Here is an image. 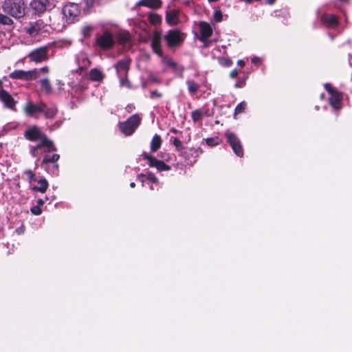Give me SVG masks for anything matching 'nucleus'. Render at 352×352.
Instances as JSON below:
<instances>
[{
    "label": "nucleus",
    "mask_w": 352,
    "mask_h": 352,
    "mask_svg": "<svg viewBox=\"0 0 352 352\" xmlns=\"http://www.w3.org/2000/svg\"><path fill=\"white\" fill-rule=\"evenodd\" d=\"M130 186H131V188H134V187L135 186V184L134 182H131V183L130 184Z\"/></svg>",
    "instance_id": "6e6d98bb"
},
{
    "label": "nucleus",
    "mask_w": 352,
    "mask_h": 352,
    "mask_svg": "<svg viewBox=\"0 0 352 352\" xmlns=\"http://www.w3.org/2000/svg\"><path fill=\"white\" fill-rule=\"evenodd\" d=\"M79 69H83V67L80 66V67H79Z\"/></svg>",
    "instance_id": "052dcab7"
},
{
    "label": "nucleus",
    "mask_w": 352,
    "mask_h": 352,
    "mask_svg": "<svg viewBox=\"0 0 352 352\" xmlns=\"http://www.w3.org/2000/svg\"><path fill=\"white\" fill-rule=\"evenodd\" d=\"M40 84L42 89L45 91L46 94H50L52 92V85L47 78L40 80Z\"/></svg>",
    "instance_id": "c85d7f7f"
},
{
    "label": "nucleus",
    "mask_w": 352,
    "mask_h": 352,
    "mask_svg": "<svg viewBox=\"0 0 352 352\" xmlns=\"http://www.w3.org/2000/svg\"><path fill=\"white\" fill-rule=\"evenodd\" d=\"M24 137L30 141H39L38 143H48V145H51V142H52V141L49 140L47 135L41 131L40 128L36 125L26 130L24 133Z\"/></svg>",
    "instance_id": "f03ea898"
},
{
    "label": "nucleus",
    "mask_w": 352,
    "mask_h": 352,
    "mask_svg": "<svg viewBox=\"0 0 352 352\" xmlns=\"http://www.w3.org/2000/svg\"><path fill=\"white\" fill-rule=\"evenodd\" d=\"M89 76V78L92 81L96 82H100L104 78V75L100 70L96 68L90 70Z\"/></svg>",
    "instance_id": "393cba45"
},
{
    "label": "nucleus",
    "mask_w": 352,
    "mask_h": 352,
    "mask_svg": "<svg viewBox=\"0 0 352 352\" xmlns=\"http://www.w3.org/2000/svg\"><path fill=\"white\" fill-rule=\"evenodd\" d=\"M1 136V133H0V137Z\"/></svg>",
    "instance_id": "0e129e2a"
},
{
    "label": "nucleus",
    "mask_w": 352,
    "mask_h": 352,
    "mask_svg": "<svg viewBox=\"0 0 352 352\" xmlns=\"http://www.w3.org/2000/svg\"><path fill=\"white\" fill-rule=\"evenodd\" d=\"M86 4L88 6H92L95 3L98 2L99 0H85Z\"/></svg>",
    "instance_id": "a18cd8bd"
},
{
    "label": "nucleus",
    "mask_w": 352,
    "mask_h": 352,
    "mask_svg": "<svg viewBox=\"0 0 352 352\" xmlns=\"http://www.w3.org/2000/svg\"><path fill=\"white\" fill-rule=\"evenodd\" d=\"M120 78V82L121 86H126L127 87H131L130 82L126 76H118Z\"/></svg>",
    "instance_id": "473e14b6"
},
{
    "label": "nucleus",
    "mask_w": 352,
    "mask_h": 352,
    "mask_svg": "<svg viewBox=\"0 0 352 352\" xmlns=\"http://www.w3.org/2000/svg\"><path fill=\"white\" fill-rule=\"evenodd\" d=\"M214 19L216 22L219 23L222 21L223 14L222 12L220 10H216L214 12Z\"/></svg>",
    "instance_id": "e433bc0d"
},
{
    "label": "nucleus",
    "mask_w": 352,
    "mask_h": 352,
    "mask_svg": "<svg viewBox=\"0 0 352 352\" xmlns=\"http://www.w3.org/2000/svg\"><path fill=\"white\" fill-rule=\"evenodd\" d=\"M63 14L69 23L74 22L80 14V7L77 3H69L63 8Z\"/></svg>",
    "instance_id": "0eeeda50"
},
{
    "label": "nucleus",
    "mask_w": 352,
    "mask_h": 352,
    "mask_svg": "<svg viewBox=\"0 0 352 352\" xmlns=\"http://www.w3.org/2000/svg\"><path fill=\"white\" fill-rule=\"evenodd\" d=\"M195 35L196 38H198V34L197 32H195Z\"/></svg>",
    "instance_id": "13d9d810"
},
{
    "label": "nucleus",
    "mask_w": 352,
    "mask_h": 352,
    "mask_svg": "<svg viewBox=\"0 0 352 352\" xmlns=\"http://www.w3.org/2000/svg\"><path fill=\"white\" fill-rule=\"evenodd\" d=\"M188 85V90L191 94H195L197 89V85L195 82L192 81L187 82Z\"/></svg>",
    "instance_id": "72a5a7b5"
},
{
    "label": "nucleus",
    "mask_w": 352,
    "mask_h": 352,
    "mask_svg": "<svg viewBox=\"0 0 352 352\" xmlns=\"http://www.w3.org/2000/svg\"><path fill=\"white\" fill-rule=\"evenodd\" d=\"M31 212L35 215H38L41 213V209L38 206H34L31 208Z\"/></svg>",
    "instance_id": "ea45409f"
},
{
    "label": "nucleus",
    "mask_w": 352,
    "mask_h": 352,
    "mask_svg": "<svg viewBox=\"0 0 352 352\" xmlns=\"http://www.w3.org/2000/svg\"><path fill=\"white\" fill-rule=\"evenodd\" d=\"M146 178L153 183H157L158 182V179L155 177L154 173L151 172H147L146 173Z\"/></svg>",
    "instance_id": "f704fd0d"
},
{
    "label": "nucleus",
    "mask_w": 352,
    "mask_h": 352,
    "mask_svg": "<svg viewBox=\"0 0 352 352\" xmlns=\"http://www.w3.org/2000/svg\"><path fill=\"white\" fill-rule=\"evenodd\" d=\"M0 100L5 104L6 107L14 110L15 109L16 101L12 96L6 90H0Z\"/></svg>",
    "instance_id": "a211bd4d"
},
{
    "label": "nucleus",
    "mask_w": 352,
    "mask_h": 352,
    "mask_svg": "<svg viewBox=\"0 0 352 352\" xmlns=\"http://www.w3.org/2000/svg\"><path fill=\"white\" fill-rule=\"evenodd\" d=\"M168 47L172 48L181 45L184 40V34L178 29L168 30L164 36Z\"/></svg>",
    "instance_id": "7ed1b4c3"
},
{
    "label": "nucleus",
    "mask_w": 352,
    "mask_h": 352,
    "mask_svg": "<svg viewBox=\"0 0 352 352\" xmlns=\"http://www.w3.org/2000/svg\"><path fill=\"white\" fill-rule=\"evenodd\" d=\"M24 173L28 175L30 182H32V181H37L34 173L31 170H26Z\"/></svg>",
    "instance_id": "4c0bfd02"
},
{
    "label": "nucleus",
    "mask_w": 352,
    "mask_h": 352,
    "mask_svg": "<svg viewBox=\"0 0 352 352\" xmlns=\"http://www.w3.org/2000/svg\"><path fill=\"white\" fill-rule=\"evenodd\" d=\"M276 0H266L267 3L272 5L275 2Z\"/></svg>",
    "instance_id": "5fc2aeb1"
},
{
    "label": "nucleus",
    "mask_w": 352,
    "mask_h": 352,
    "mask_svg": "<svg viewBox=\"0 0 352 352\" xmlns=\"http://www.w3.org/2000/svg\"><path fill=\"white\" fill-rule=\"evenodd\" d=\"M161 34L158 32H155L151 40V47L153 52L158 56H162V50L161 49Z\"/></svg>",
    "instance_id": "6ab92c4d"
},
{
    "label": "nucleus",
    "mask_w": 352,
    "mask_h": 352,
    "mask_svg": "<svg viewBox=\"0 0 352 352\" xmlns=\"http://www.w3.org/2000/svg\"><path fill=\"white\" fill-rule=\"evenodd\" d=\"M12 16L0 13V25H8V26H13L14 22L11 19Z\"/></svg>",
    "instance_id": "cd10ccee"
},
{
    "label": "nucleus",
    "mask_w": 352,
    "mask_h": 352,
    "mask_svg": "<svg viewBox=\"0 0 352 352\" xmlns=\"http://www.w3.org/2000/svg\"><path fill=\"white\" fill-rule=\"evenodd\" d=\"M60 158V155L58 154H54L52 156L45 155L42 161V165H47L49 163H53V168L55 171L58 170V165L56 163Z\"/></svg>",
    "instance_id": "b1692460"
},
{
    "label": "nucleus",
    "mask_w": 352,
    "mask_h": 352,
    "mask_svg": "<svg viewBox=\"0 0 352 352\" xmlns=\"http://www.w3.org/2000/svg\"><path fill=\"white\" fill-rule=\"evenodd\" d=\"M45 148V151L47 153H51L56 151L55 146L53 142H51V145H48V143H38L36 146H31L30 152L32 157H37L40 155V149L41 148Z\"/></svg>",
    "instance_id": "ddd939ff"
},
{
    "label": "nucleus",
    "mask_w": 352,
    "mask_h": 352,
    "mask_svg": "<svg viewBox=\"0 0 352 352\" xmlns=\"http://www.w3.org/2000/svg\"><path fill=\"white\" fill-rule=\"evenodd\" d=\"M3 12L15 19H23L28 12V5L24 0H4L1 4Z\"/></svg>",
    "instance_id": "f257e3e1"
},
{
    "label": "nucleus",
    "mask_w": 352,
    "mask_h": 352,
    "mask_svg": "<svg viewBox=\"0 0 352 352\" xmlns=\"http://www.w3.org/2000/svg\"><path fill=\"white\" fill-rule=\"evenodd\" d=\"M40 71L43 72H49V68L47 67H43L40 69Z\"/></svg>",
    "instance_id": "3c124183"
},
{
    "label": "nucleus",
    "mask_w": 352,
    "mask_h": 352,
    "mask_svg": "<svg viewBox=\"0 0 352 352\" xmlns=\"http://www.w3.org/2000/svg\"><path fill=\"white\" fill-rule=\"evenodd\" d=\"M41 25L39 23V21L36 22H30L28 25V26H26L25 28V30L27 33L32 36H36L38 34L39 31L41 30Z\"/></svg>",
    "instance_id": "5701e85b"
},
{
    "label": "nucleus",
    "mask_w": 352,
    "mask_h": 352,
    "mask_svg": "<svg viewBox=\"0 0 352 352\" xmlns=\"http://www.w3.org/2000/svg\"><path fill=\"white\" fill-rule=\"evenodd\" d=\"M131 63V59L129 58H124L119 60L115 67L117 72V74L118 76H126L129 69V65Z\"/></svg>",
    "instance_id": "4468645a"
},
{
    "label": "nucleus",
    "mask_w": 352,
    "mask_h": 352,
    "mask_svg": "<svg viewBox=\"0 0 352 352\" xmlns=\"http://www.w3.org/2000/svg\"><path fill=\"white\" fill-rule=\"evenodd\" d=\"M39 76V72L36 69L31 71L15 70L10 74L12 79H20L25 80H32L36 79Z\"/></svg>",
    "instance_id": "1a4fd4ad"
},
{
    "label": "nucleus",
    "mask_w": 352,
    "mask_h": 352,
    "mask_svg": "<svg viewBox=\"0 0 352 352\" xmlns=\"http://www.w3.org/2000/svg\"><path fill=\"white\" fill-rule=\"evenodd\" d=\"M37 204H38V206H42L44 204V201L41 199H39L38 201H37Z\"/></svg>",
    "instance_id": "603ef678"
},
{
    "label": "nucleus",
    "mask_w": 352,
    "mask_h": 352,
    "mask_svg": "<svg viewBox=\"0 0 352 352\" xmlns=\"http://www.w3.org/2000/svg\"><path fill=\"white\" fill-rule=\"evenodd\" d=\"M192 118L195 122L198 120V110H195L192 112Z\"/></svg>",
    "instance_id": "37998d69"
},
{
    "label": "nucleus",
    "mask_w": 352,
    "mask_h": 352,
    "mask_svg": "<svg viewBox=\"0 0 352 352\" xmlns=\"http://www.w3.org/2000/svg\"><path fill=\"white\" fill-rule=\"evenodd\" d=\"M84 61L87 62V64L89 65V60L87 59V58H85V60H83Z\"/></svg>",
    "instance_id": "4d7b16f0"
},
{
    "label": "nucleus",
    "mask_w": 352,
    "mask_h": 352,
    "mask_svg": "<svg viewBox=\"0 0 352 352\" xmlns=\"http://www.w3.org/2000/svg\"><path fill=\"white\" fill-rule=\"evenodd\" d=\"M212 28L211 25L206 22H199V41L204 43V47H207L211 41L208 38L212 35Z\"/></svg>",
    "instance_id": "6e6552de"
},
{
    "label": "nucleus",
    "mask_w": 352,
    "mask_h": 352,
    "mask_svg": "<svg viewBox=\"0 0 352 352\" xmlns=\"http://www.w3.org/2000/svg\"><path fill=\"white\" fill-rule=\"evenodd\" d=\"M179 12L178 10H171L166 14V21L170 25H175L179 23Z\"/></svg>",
    "instance_id": "4be33fe9"
},
{
    "label": "nucleus",
    "mask_w": 352,
    "mask_h": 352,
    "mask_svg": "<svg viewBox=\"0 0 352 352\" xmlns=\"http://www.w3.org/2000/svg\"><path fill=\"white\" fill-rule=\"evenodd\" d=\"M58 109L56 105L52 104L47 106L45 103H43L42 111L46 119H53L56 116Z\"/></svg>",
    "instance_id": "412c9836"
},
{
    "label": "nucleus",
    "mask_w": 352,
    "mask_h": 352,
    "mask_svg": "<svg viewBox=\"0 0 352 352\" xmlns=\"http://www.w3.org/2000/svg\"><path fill=\"white\" fill-rule=\"evenodd\" d=\"M130 39H131V36H130L129 33H128V32L121 33L119 35V41L121 43H126L129 42L130 41Z\"/></svg>",
    "instance_id": "7c9ffc66"
},
{
    "label": "nucleus",
    "mask_w": 352,
    "mask_h": 352,
    "mask_svg": "<svg viewBox=\"0 0 352 352\" xmlns=\"http://www.w3.org/2000/svg\"><path fill=\"white\" fill-rule=\"evenodd\" d=\"M201 113H202V112H201V111H199V115L200 116Z\"/></svg>",
    "instance_id": "e2e57ef3"
},
{
    "label": "nucleus",
    "mask_w": 352,
    "mask_h": 352,
    "mask_svg": "<svg viewBox=\"0 0 352 352\" xmlns=\"http://www.w3.org/2000/svg\"><path fill=\"white\" fill-rule=\"evenodd\" d=\"M237 65L241 67H243L245 65V62L243 60H239L237 61Z\"/></svg>",
    "instance_id": "8fccbe9b"
},
{
    "label": "nucleus",
    "mask_w": 352,
    "mask_h": 352,
    "mask_svg": "<svg viewBox=\"0 0 352 352\" xmlns=\"http://www.w3.org/2000/svg\"><path fill=\"white\" fill-rule=\"evenodd\" d=\"M162 144V139L161 137L155 134L151 142V152H155L157 151L161 146Z\"/></svg>",
    "instance_id": "bb28decb"
},
{
    "label": "nucleus",
    "mask_w": 352,
    "mask_h": 352,
    "mask_svg": "<svg viewBox=\"0 0 352 352\" xmlns=\"http://www.w3.org/2000/svg\"><path fill=\"white\" fill-rule=\"evenodd\" d=\"M144 177H146V174H142V173H141V174H139V175H138V178L139 179H141L142 178H144Z\"/></svg>",
    "instance_id": "864d4df0"
},
{
    "label": "nucleus",
    "mask_w": 352,
    "mask_h": 352,
    "mask_svg": "<svg viewBox=\"0 0 352 352\" xmlns=\"http://www.w3.org/2000/svg\"><path fill=\"white\" fill-rule=\"evenodd\" d=\"M2 87V81L0 80V88Z\"/></svg>",
    "instance_id": "bf43d9fd"
},
{
    "label": "nucleus",
    "mask_w": 352,
    "mask_h": 352,
    "mask_svg": "<svg viewBox=\"0 0 352 352\" xmlns=\"http://www.w3.org/2000/svg\"><path fill=\"white\" fill-rule=\"evenodd\" d=\"M321 21L327 28L334 29L338 25L337 17L331 14L325 13L322 15Z\"/></svg>",
    "instance_id": "f3484780"
},
{
    "label": "nucleus",
    "mask_w": 352,
    "mask_h": 352,
    "mask_svg": "<svg viewBox=\"0 0 352 352\" xmlns=\"http://www.w3.org/2000/svg\"><path fill=\"white\" fill-rule=\"evenodd\" d=\"M246 107V103L245 102H241L239 103L235 108L234 111V116H236L238 113H241L243 112Z\"/></svg>",
    "instance_id": "2f4dec72"
},
{
    "label": "nucleus",
    "mask_w": 352,
    "mask_h": 352,
    "mask_svg": "<svg viewBox=\"0 0 352 352\" xmlns=\"http://www.w3.org/2000/svg\"><path fill=\"white\" fill-rule=\"evenodd\" d=\"M43 103L41 102L39 104H36L29 101L25 105L23 111L28 116L35 117L37 113H41Z\"/></svg>",
    "instance_id": "2eb2a0df"
},
{
    "label": "nucleus",
    "mask_w": 352,
    "mask_h": 352,
    "mask_svg": "<svg viewBox=\"0 0 352 352\" xmlns=\"http://www.w3.org/2000/svg\"><path fill=\"white\" fill-rule=\"evenodd\" d=\"M261 62V60L258 57H253L252 58V63H254V64H257V63H259Z\"/></svg>",
    "instance_id": "de8ad7c7"
},
{
    "label": "nucleus",
    "mask_w": 352,
    "mask_h": 352,
    "mask_svg": "<svg viewBox=\"0 0 352 352\" xmlns=\"http://www.w3.org/2000/svg\"><path fill=\"white\" fill-rule=\"evenodd\" d=\"M96 44L103 50H107L113 47L115 41L111 33L106 31L97 36Z\"/></svg>",
    "instance_id": "39448f33"
},
{
    "label": "nucleus",
    "mask_w": 352,
    "mask_h": 352,
    "mask_svg": "<svg viewBox=\"0 0 352 352\" xmlns=\"http://www.w3.org/2000/svg\"><path fill=\"white\" fill-rule=\"evenodd\" d=\"M206 144L208 146H212L214 145H217L219 144V139L218 138H207L206 140Z\"/></svg>",
    "instance_id": "c9c22d12"
},
{
    "label": "nucleus",
    "mask_w": 352,
    "mask_h": 352,
    "mask_svg": "<svg viewBox=\"0 0 352 352\" xmlns=\"http://www.w3.org/2000/svg\"><path fill=\"white\" fill-rule=\"evenodd\" d=\"M142 156L144 159L148 161V164L150 167H155L159 171L170 170V166L169 165L166 164L163 161L156 159L147 153L144 152L142 153Z\"/></svg>",
    "instance_id": "9d476101"
},
{
    "label": "nucleus",
    "mask_w": 352,
    "mask_h": 352,
    "mask_svg": "<svg viewBox=\"0 0 352 352\" xmlns=\"http://www.w3.org/2000/svg\"><path fill=\"white\" fill-rule=\"evenodd\" d=\"M30 6L36 14L43 13L48 7L50 3L48 0H34L31 2Z\"/></svg>",
    "instance_id": "dca6fc26"
},
{
    "label": "nucleus",
    "mask_w": 352,
    "mask_h": 352,
    "mask_svg": "<svg viewBox=\"0 0 352 352\" xmlns=\"http://www.w3.org/2000/svg\"><path fill=\"white\" fill-rule=\"evenodd\" d=\"M150 97L151 98H161L162 97V94L160 93H159L157 91L155 90V91H151L150 92Z\"/></svg>",
    "instance_id": "a19ab883"
},
{
    "label": "nucleus",
    "mask_w": 352,
    "mask_h": 352,
    "mask_svg": "<svg viewBox=\"0 0 352 352\" xmlns=\"http://www.w3.org/2000/svg\"><path fill=\"white\" fill-rule=\"evenodd\" d=\"M140 120L138 115H133L126 122L120 123V129L126 135H130L139 126Z\"/></svg>",
    "instance_id": "20e7f679"
},
{
    "label": "nucleus",
    "mask_w": 352,
    "mask_h": 352,
    "mask_svg": "<svg viewBox=\"0 0 352 352\" xmlns=\"http://www.w3.org/2000/svg\"><path fill=\"white\" fill-rule=\"evenodd\" d=\"M166 63L168 66H170L172 67H175L177 66V63L174 60H170V59L167 60Z\"/></svg>",
    "instance_id": "79ce46f5"
},
{
    "label": "nucleus",
    "mask_w": 352,
    "mask_h": 352,
    "mask_svg": "<svg viewBox=\"0 0 352 352\" xmlns=\"http://www.w3.org/2000/svg\"><path fill=\"white\" fill-rule=\"evenodd\" d=\"M148 19L151 24L153 25H158L161 23L162 18L157 14H150L148 15Z\"/></svg>",
    "instance_id": "c756f323"
},
{
    "label": "nucleus",
    "mask_w": 352,
    "mask_h": 352,
    "mask_svg": "<svg viewBox=\"0 0 352 352\" xmlns=\"http://www.w3.org/2000/svg\"><path fill=\"white\" fill-rule=\"evenodd\" d=\"M173 144L177 148H179V147H180L182 146V142L181 141L177 139V138H175L174 140H173Z\"/></svg>",
    "instance_id": "c03bdc74"
},
{
    "label": "nucleus",
    "mask_w": 352,
    "mask_h": 352,
    "mask_svg": "<svg viewBox=\"0 0 352 352\" xmlns=\"http://www.w3.org/2000/svg\"><path fill=\"white\" fill-rule=\"evenodd\" d=\"M225 136L227 139V142L230 144L234 153L238 157H242L243 155V150L239 139L236 135L230 131H227L225 133Z\"/></svg>",
    "instance_id": "423d86ee"
},
{
    "label": "nucleus",
    "mask_w": 352,
    "mask_h": 352,
    "mask_svg": "<svg viewBox=\"0 0 352 352\" xmlns=\"http://www.w3.org/2000/svg\"><path fill=\"white\" fill-rule=\"evenodd\" d=\"M162 1L161 0H140L136 3V7L144 6L153 10H157L162 7Z\"/></svg>",
    "instance_id": "aec40b11"
},
{
    "label": "nucleus",
    "mask_w": 352,
    "mask_h": 352,
    "mask_svg": "<svg viewBox=\"0 0 352 352\" xmlns=\"http://www.w3.org/2000/svg\"><path fill=\"white\" fill-rule=\"evenodd\" d=\"M326 90L331 94L329 98V103L333 108L339 109L341 107L342 97L340 94L331 87L330 84L325 85Z\"/></svg>",
    "instance_id": "f8f14e48"
},
{
    "label": "nucleus",
    "mask_w": 352,
    "mask_h": 352,
    "mask_svg": "<svg viewBox=\"0 0 352 352\" xmlns=\"http://www.w3.org/2000/svg\"><path fill=\"white\" fill-rule=\"evenodd\" d=\"M237 75H238V72H237V69H234V70H232V71L230 72V77H232V78H236V77L237 76Z\"/></svg>",
    "instance_id": "49530a36"
},
{
    "label": "nucleus",
    "mask_w": 352,
    "mask_h": 352,
    "mask_svg": "<svg viewBox=\"0 0 352 352\" xmlns=\"http://www.w3.org/2000/svg\"><path fill=\"white\" fill-rule=\"evenodd\" d=\"M29 57L32 61L41 63L48 58V47H41L32 51Z\"/></svg>",
    "instance_id": "9b49d317"
},
{
    "label": "nucleus",
    "mask_w": 352,
    "mask_h": 352,
    "mask_svg": "<svg viewBox=\"0 0 352 352\" xmlns=\"http://www.w3.org/2000/svg\"><path fill=\"white\" fill-rule=\"evenodd\" d=\"M160 157L161 158H162L164 160H166V161H168L169 160V157L168 156L167 154H162V153H160Z\"/></svg>",
    "instance_id": "09e8293b"
},
{
    "label": "nucleus",
    "mask_w": 352,
    "mask_h": 352,
    "mask_svg": "<svg viewBox=\"0 0 352 352\" xmlns=\"http://www.w3.org/2000/svg\"><path fill=\"white\" fill-rule=\"evenodd\" d=\"M206 114H207V115H210V113H209V112H206Z\"/></svg>",
    "instance_id": "680f3d73"
},
{
    "label": "nucleus",
    "mask_w": 352,
    "mask_h": 352,
    "mask_svg": "<svg viewBox=\"0 0 352 352\" xmlns=\"http://www.w3.org/2000/svg\"><path fill=\"white\" fill-rule=\"evenodd\" d=\"M38 182V184H39V186H34L32 188V190L34 191H36V192H45L47 188H48V182L47 181L46 179L43 178V179H41L37 181Z\"/></svg>",
    "instance_id": "a878e982"
},
{
    "label": "nucleus",
    "mask_w": 352,
    "mask_h": 352,
    "mask_svg": "<svg viewBox=\"0 0 352 352\" xmlns=\"http://www.w3.org/2000/svg\"><path fill=\"white\" fill-rule=\"evenodd\" d=\"M92 30V28L91 26H85L82 29V32L85 37H89L90 36V32Z\"/></svg>",
    "instance_id": "58836bf2"
}]
</instances>
